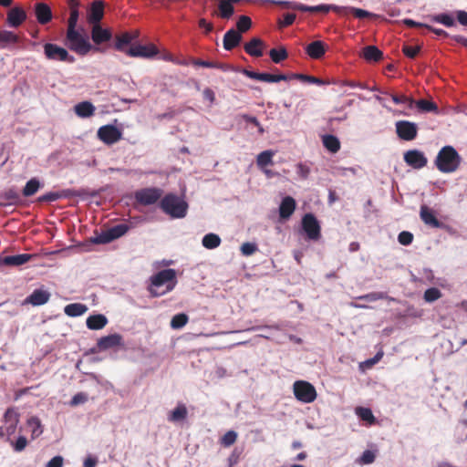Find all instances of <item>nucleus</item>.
<instances>
[{"label": "nucleus", "instance_id": "nucleus-1", "mask_svg": "<svg viewBox=\"0 0 467 467\" xmlns=\"http://www.w3.org/2000/svg\"><path fill=\"white\" fill-rule=\"evenodd\" d=\"M177 273L167 268L152 275L149 279L147 290L152 297H159L171 292L177 285Z\"/></svg>", "mask_w": 467, "mask_h": 467}, {"label": "nucleus", "instance_id": "nucleus-2", "mask_svg": "<svg viewBox=\"0 0 467 467\" xmlns=\"http://www.w3.org/2000/svg\"><path fill=\"white\" fill-rule=\"evenodd\" d=\"M462 158L452 146H444L434 161L436 168L442 173H451L458 170Z\"/></svg>", "mask_w": 467, "mask_h": 467}, {"label": "nucleus", "instance_id": "nucleus-3", "mask_svg": "<svg viewBox=\"0 0 467 467\" xmlns=\"http://www.w3.org/2000/svg\"><path fill=\"white\" fill-rule=\"evenodd\" d=\"M160 207L163 213L171 218L185 217L188 210V204L176 194H166L160 202Z\"/></svg>", "mask_w": 467, "mask_h": 467}, {"label": "nucleus", "instance_id": "nucleus-4", "mask_svg": "<svg viewBox=\"0 0 467 467\" xmlns=\"http://www.w3.org/2000/svg\"><path fill=\"white\" fill-rule=\"evenodd\" d=\"M67 40L69 42V48L80 56H85L90 51L105 52L103 47H93L88 39L77 30L67 31Z\"/></svg>", "mask_w": 467, "mask_h": 467}, {"label": "nucleus", "instance_id": "nucleus-5", "mask_svg": "<svg viewBox=\"0 0 467 467\" xmlns=\"http://www.w3.org/2000/svg\"><path fill=\"white\" fill-rule=\"evenodd\" d=\"M294 395L303 403H311L317 399L315 387L305 380H297L293 385Z\"/></svg>", "mask_w": 467, "mask_h": 467}, {"label": "nucleus", "instance_id": "nucleus-6", "mask_svg": "<svg viewBox=\"0 0 467 467\" xmlns=\"http://www.w3.org/2000/svg\"><path fill=\"white\" fill-rule=\"evenodd\" d=\"M163 191L156 187L143 188L134 193L135 201L141 205L155 204L162 196Z\"/></svg>", "mask_w": 467, "mask_h": 467}, {"label": "nucleus", "instance_id": "nucleus-7", "mask_svg": "<svg viewBox=\"0 0 467 467\" xmlns=\"http://www.w3.org/2000/svg\"><path fill=\"white\" fill-rule=\"evenodd\" d=\"M44 54L48 60L73 63L75 57L64 47L56 44L47 43L44 45Z\"/></svg>", "mask_w": 467, "mask_h": 467}, {"label": "nucleus", "instance_id": "nucleus-8", "mask_svg": "<svg viewBox=\"0 0 467 467\" xmlns=\"http://www.w3.org/2000/svg\"><path fill=\"white\" fill-rule=\"evenodd\" d=\"M302 228L308 239L317 241L320 238V225L313 213H306L302 218Z\"/></svg>", "mask_w": 467, "mask_h": 467}, {"label": "nucleus", "instance_id": "nucleus-9", "mask_svg": "<svg viewBox=\"0 0 467 467\" xmlns=\"http://www.w3.org/2000/svg\"><path fill=\"white\" fill-rule=\"evenodd\" d=\"M396 133L400 140H413L418 134V127L416 123L409 120H399L395 124Z\"/></svg>", "mask_w": 467, "mask_h": 467}, {"label": "nucleus", "instance_id": "nucleus-10", "mask_svg": "<svg viewBox=\"0 0 467 467\" xmlns=\"http://www.w3.org/2000/svg\"><path fill=\"white\" fill-rule=\"evenodd\" d=\"M279 5L291 7L293 9L302 11V12H309V13H327L330 10H334L339 13V6L337 5H319L316 6L306 5L301 3H293L290 4L288 2H278Z\"/></svg>", "mask_w": 467, "mask_h": 467}, {"label": "nucleus", "instance_id": "nucleus-11", "mask_svg": "<svg viewBox=\"0 0 467 467\" xmlns=\"http://www.w3.org/2000/svg\"><path fill=\"white\" fill-rule=\"evenodd\" d=\"M20 420V414L16 408H8L3 417L5 423V432H7V438L9 439L16 431L17 425Z\"/></svg>", "mask_w": 467, "mask_h": 467}, {"label": "nucleus", "instance_id": "nucleus-12", "mask_svg": "<svg viewBox=\"0 0 467 467\" xmlns=\"http://www.w3.org/2000/svg\"><path fill=\"white\" fill-rule=\"evenodd\" d=\"M420 218L423 223L431 228L446 229L447 226L442 222H440L436 217V213L427 206L422 204L420 209Z\"/></svg>", "mask_w": 467, "mask_h": 467}, {"label": "nucleus", "instance_id": "nucleus-13", "mask_svg": "<svg viewBox=\"0 0 467 467\" xmlns=\"http://www.w3.org/2000/svg\"><path fill=\"white\" fill-rule=\"evenodd\" d=\"M159 54V49L154 44L137 45L126 50V55L131 57L150 58Z\"/></svg>", "mask_w": 467, "mask_h": 467}, {"label": "nucleus", "instance_id": "nucleus-14", "mask_svg": "<svg viewBox=\"0 0 467 467\" xmlns=\"http://www.w3.org/2000/svg\"><path fill=\"white\" fill-rule=\"evenodd\" d=\"M121 131L114 125H105L98 130V138L108 145L119 141L121 139Z\"/></svg>", "mask_w": 467, "mask_h": 467}, {"label": "nucleus", "instance_id": "nucleus-15", "mask_svg": "<svg viewBox=\"0 0 467 467\" xmlns=\"http://www.w3.org/2000/svg\"><path fill=\"white\" fill-rule=\"evenodd\" d=\"M91 39L95 44L93 47H100L107 49L103 45L112 39V32L109 28H103L100 25H94L91 28Z\"/></svg>", "mask_w": 467, "mask_h": 467}, {"label": "nucleus", "instance_id": "nucleus-16", "mask_svg": "<svg viewBox=\"0 0 467 467\" xmlns=\"http://www.w3.org/2000/svg\"><path fill=\"white\" fill-rule=\"evenodd\" d=\"M122 344V337L119 334H112L102 337L98 340L97 348L90 349L91 353H96L98 350H107Z\"/></svg>", "mask_w": 467, "mask_h": 467}, {"label": "nucleus", "instance_id": "nucleus-17", "mask_svg": "<svg viewBox=\"0 0 467 467\" xmlns=\"http://www.w3.org/2000/svg\"><path fill=\"white\" fill-rule=\"evenodd\" d=\"M405 162L414 168V169H421L427 165V158L423 154V152L418 150H410L404 154Z\"/></svg>", "mask_w": 467, "mask_h": 467}, {"label": "nucleus", "instance_id": "nucleus-18", "mask_svg": "<svg viewBox=\"0 0 467 467\" xmlns=\"http://www.w3.org/2000/svg\"><path fill=\"white\" fill-rule=\"evenodd\" d=\"M243 74L248 77L249 78L264 82H279L281 80H287V75L285 74L275 75L270 73H259L248 69H244Z\"/></svg>", "mask_w": 467, "mask_h": 467}, {"label": "nucleus", "instance_id": "nucleus-19", "mask_svg": "<svg viewBox=\"0 0 467 467\" xmlns=\"http://www.w3.org/2000/svg\"><path fill=\"white\" fill-rule=\"evenodd\" d=\"M26 19V11L18 6L11 8L7 13L6 21L8 25L12 27H18L21 26Z\"/></svg>", "mask_w": 467, "mask_h": 467}, {"label": "nucleus", "instance_id": "nucleus-20", "mask_svg": "<svg viewBox=\"0 0 467 467\" xmlns=\"http://www.w3.org/2000/svg\"><path fill=\"white\" fill-rule=\"evenodd\" d=\"M242 39L243 37L240 32H237L234 28H231L223 36V48L227 51L233 50L234 47L239 46Z\"/></svg>", "mask_w": 467, "mask_h": 467}, {"label": "nucleus", "instance_id": "nucleus-21", "mask_svg": "<svg viewBox=\"0 0 467 467\" xmlns=\"http://www.w3.org/2000/svg\"><path fill=\"white\" fill-rule=\"evenodd\" d=\"M104 16V4L101 1H96L91 5L88 15V22L94 25H100L99 22Z\"/></svg>", "mask_w": 467, "mask_h": 467}, {"label": "nucleus", "instance_id": "nucleus-22", "mask_svg": "<svg viewBox=\"0 0 467 467\" xmlns=\"http://www.w3.org/2000/svg\"><path fill=\"white\" fill-rule=\"evenodd\" d=\"M296 207L295 199L291 196L283 198L279 206V216L283 220L290 218Z\"/></svg>", "mask_w": 467, "mask_h": 467}, {"label": "nucleus", "instance_id": "nucleus-23", "mask_svg": "<svg viewBox=\"0 0 467 467\" xmlns=\"http://www.w3.org/2000/svg\"><path fill=\"white\" fill-rule=\"evenodd\" d=\"M326 50V45L320 40L313 41L306 47V53L313 59L321 58Z\"/></svg>", "mask_w": 467, "mask_h": 467}, {"label": "nucleus", "instance_id": "nucleus-24", "mask_svg": "<svg viewBox=\"0 0 467 467\" xmlns=\"http://www.w3.org/2000/svg\"><path fill=\"white\" fill-rule=\"evenodd\" d=\"M264 46L265 44L260 38L254 37L244 44V49L248 55L259 57L263 56Z\"/></svg>", "mask_w": 467, "mask_h": 467}, {"label": "nucleus", "instance_id": "nucleus-25", "mask_svg": "<svg viewBox=\"0 0 467 467\" xmlns=\"http://www.w3.org/2000/svg\"><path fill=\"white\" fill-rule=\"evenodd\" d=\"M35 13L38 23L46 25L52 19L50 7L44 3H37L35 6Z\"/></svg>", "mask_w": 467, "mask_h": 467}, {"label": "nucleus", "instance_id": "nucleus-26", "mask_svg": "<svg viewBox=\"0 0 467 467\" xmlns=\"http://www.w3.org/2000/svg\"><path fill=\"white\" fill-rule=\"evenodd\" d=\"M49 297L50 294L47 291L36 289L29 296L26 298L25 302L33 306H41L46 304Z\"/></svg>", "mask_w": 467, "mask_h": 467}, {"label": "nucleus", "instance_id": "nucleus-27", "mask_svg": "<svg viewBox=\"0 0 467 467\" xmlns=\"http://www.w3.org/2000/svg\"><path fill=\"white\" fill-rule=\"evenodd\" d=\"M32 258V254H20L16 255H8L2 259V264L10 266H19L26 264Z\"/></svg>", "mask_w": 467, "mask_h": 467}, {"label": "nucleus", "instance_id": "nucleus-28", "mask_svg": "<svg viewBox=\"0 0 467 467\" xmlns=\"http://www.w3.org/2000/svg\"><path fill=\"white\" fill-rule=\"evenodd\" d=\"M95 107L89 101H82L74 107L75 113L80 118H89L95 113Z\"/></svg>", "mask_w": 467, "mask_h": 467}, {"label": "nucleus", "instance_id": "nucleus-29", "mask_svg": "<svg viewBox=\"0 0 467 467\" xmlns=\"http://www.w3.org/2000/svg\"><path fill=\"white\" fill-rule=\"evenodd\" d=\"M20 200L18 192L14 189H8L0 194V205L16 204Z\"/></svg>", "mask_w": 467, "mask_h": 467}, {"label": "nucleus", "instance_id": "nucleus-30", "mask_svg": "<svg viewBox=\"0 0 467 467\" xmlns=\"http://www.w3.org/2000/svg\"><path fill=\"white\" fill-rule=\"evenodd\" d=\"M363 57L369 62H379L383 53L376 46H367L363 48Z\"/></svg>", "mask_w": 467, "mask_h": 467}, {"label": "nucleus", "instance_id": "nucleus-31", "mask_svg": "<svg viewBox=\"0 0 467 467\" xmlns=\"http://www.w3.org/2000/svg\"><path fill=\"white\" fill-rule=\"evenodd\" d=\"M188 410L184 404L180 403L169 413L168 420L171 422H179L187 418Z\"/></svg>", "mask_w": 467, "mask_h": 467}, {"label": "nucleus", "instance_id": "nucleus-32", "mask_svg": "<svg viewBox=\"0 0 467 467\" xmlns=\"http://www.w3.org/2000/svg\"><path fill=\"white\" fill-rule=\"evenodd\" d=\"M88 311V306L81 303H72L65 306L64 312L71 317H77Z\"/></svg>", "mask_w": 467, "mask_h": 467}, {"label": "nucleus", "instance_id": "nucleus-33", "mask_svg": "<svg viewBox=\"0 0 467 467\" xmlns=\"http://www.w3.org/2000/svg\"><path fill=\"white\" fill-rule=\"evenodd\" d=\"M26 424L31 428V439L35 440L43 433V426L41 420L36 416H32L26 420Z\"/></svg>", "mask_w": 467, "mask_h": 467}, {"label": "nucleus", "instance_id": "nucleus-34", "mask_svg": "<svg viewBox=\"0 0 467 467\" xmlns=\"http://www.w3.org/2000/svg\"><path fill=\"white\" fill-rule=\"evenodd\" d=\"M131 37L130 32H124L115 36L114 47L116 50L125 52L128 48L126 47L131 43Z\"/></svg>", "mask_w": 467, "mask_h": 467}, {"label": "nucleus", "instance_id": "nucleus-35", "mask_svg": "<svg viewBox=\"0 0 467 467\" xmlns=\"http://www.w3.org/2000/svg\"><path fill=\"white\" fill-rule=\"evenodd\" d=\"M20 41V37L7 30L0 31V48H5L7 45H15Z\"/></svg>", "mask_w": 467, "mask_h": 467}, {"label": "nucleus", "instance_id": "nucleus-36", "mask_svg": "<svg viewBox=\"0 0 467 467\" xmlns=\"http://www.w3.org/2000/svg\"><path fill=\"white\" fill-rule=\"evenodd\" d=\"M322 142L324 147L332 153H337L340 150V141L334 135H324Z\"/></svg>", "mask_w": 467, "mask_h": 467}, {"label": "nucleus", "instance_id": "nucleus-37", "mask_svg": "<svg viewBox=\"0 0 467 467\" xmlns=\"http://www.w3.org/2000/svg\"><path fill=\"white\" fill-rule=\"evenodd\" d=\"M41 183L38 179L32 178L30 179L23 188L22 193L25 197H30L37 192L40 189Z\"/></svg>", "mask_w": 467, "mask_h": 467}, {"label": "nucleus", "instance_id": "nucleus-38", "mask_svg": "<svg viewBox=\"0 0 467 467\" xmlns=\"http://www.w3.org/2000/svg\"><path fill=\"white\" fill-rule=\"evenodd\" d=\"M291 79H299L304 82H307L310 84H317V85H323L325 82L314 76L305 75V74H298V73H293L291 75H287V80Z\"/></svg>", "mask_w": 467, "mask_h": 467}, {"label": "nucleus", "instance_id": "nucleus-39", "mask_svg": "<svg viewBox=\"0 0 467 467\" xmlns=\"http://www.w3.org/2000/svg\"><path fill=\"white\" fill-rule=\"evenodd\" d=\"M274 152L272 150H265L258 154L256 158L257 166L261 169L273 164Z\"/></svg>", "mask_w": 467, "mask_h": 467}, {"label": "nucleus", "instance_id": "nucleus-40", "mask_svg": "<svg viewBox=\"0 0 467 467\" xmlns=\"http://www.w3.org/2000/svg\"><path fill=\"white\" fill-rule=\"evenodd\" d=\"M202 245L207 249L217 248L221 244V238L215 234H207L202 238Z\"/></svg>", "mask_w": 467, "mask_h": 467}, {"label": "nucleus", "instance_id": "nucleus-41", "mask_svg": "<svg viewBox=\"0 0 467 467\" xmlns=\"http://www.w3.org/2000/svg\"><path fill=\"white\" fill-rule=\"evenodd\" d=\"M220 16L223 19H229L234 13V5L227 0H221L219 3Z\"/></svg>", "mask_w": 467, "mask_h": 467}, {"label": "nucleus", "instance_id": "nucleus-42", "mask_svg": "<svg viewBox=\"0 0 467 467\" xmlns=\"http://www.w3.org/2000/svg\"><path fill=\"white\" fill-rule=\"evenodd\" d=\"M431 20L436 23L442 24L448 27L455 26V21L453 17L451 15L445 13L432 16L431 17Z\"/></svg>", "mask_w": 467, "mask_h": 467}, {"label": "nucleus", "instance_id": "nucleus-43", "mask_svg": "<svg viewBox=\"0 0 467 467\" xmlns=\"http://www.w3.org/2000/svg\"><path fill=\"white\" fill-rule=\"evenodd\" d=\"M269 56L273 62L278 64L287 58L288 53L285 47L279 49L272 48L269 51Z\"/></svg>", "mask_w": 467, "mask_h": 467}, {"label": "nucleus", "instance_id": "nucleus-44", "mask_svg": "<svg viewBox=\"0 0 467 467\" xmlns=\"http://www.w3.org/2000/svg\"><path fill=\"white\" fill-rule=\"evenodd\" d=\"M109 234L111 235L112 240L114 241L127 234L128 231L130 230V226L126 223H120L109 228Z\"/></svg>", "mask_w": 467, "mask_h": 467}, {"label": "nucleus", "instance_id": "nucleus-45", "mask_svg": "<svg viewBox=\"0 0 467 467\" xmlns=\"http://www.w3.org/2000/svg\"><path fill=\"white\" fill-rule=\"evenodd\" d=\"M252 26V20L247 16H241L236 23V31L243 33L247 32Z\"/></svg>", "mask_w": 467, "mask_h": 467}, {"label": "nucleus", "instance_id": "nucleus-46", "mask_svg": "<svg viewBox=\"0 0 467 467\" xmlns=\"http://www.w3.org/2000/svg\"><path fill=\"white\" fill-rule=\"evenodd\" d=\"M358 416L364 421L373 424L376 420L372 410L368 408L358 407L356 410Z\"/></svg>", "mask_w": 467, "mask_h": 467}, {"label": "nucleus", "instance_id": "nucleus-47", "mask_svg": "<svg viewBox=\"0 0 467 467\" xmlns=\"http://www.w3.org/2000/svg\"><path fill=\"white\" fill-rule=\"evenodd\" d=\"M414 105L421 111L424 112H431V111H437L438 106L431 101L426 100V99H420L418 101H415Z\"/></svg>", "mask_w": 467, "mask_h": 467}, {"label": "nucleus", "instance_id": "nucleus-48", "mask_svg": "<svg viewBox=\"0 0 467 467\" xmlns=\"http://www.w3.org/2000/svg\"><path fill=\"white\" fill-rule=\"evenodd\" d=\"M441 297V292L436 287L428 288L423 295L426 302L432 303Z\"/></svg>", "mask_w": 467, "mask_h": 467}, {"label": "nucleus", "instance_id": "nucleus-49", "mask_svg": "<svg viewBox=\"0 0 467 467\" xmlns=\"http://www.w3.org/2000/svg\"><path fill=\"white\" fill-rule=\"evenodd\" d=\"M342 10H346V11L348 10L350 13H352L355 17L360 18V19L371 17L374 16L372 13H369L368 11H366V10H363L360 8H357V7H339V12H341Z\"/></svg>", "mask_w": 467, "mask_h": 467}, {"label": "nucleus", "instance_id": "nucleus-50", "mask_svg": "<svg viewBox=\"0 0 467 467\" xmlns=\"http://www.w3.org/2000/svg\"><path fill=\"white\" fill-rule=\"evenodd\" d=\"M390 97L395 104H407L410 109H412L415 103L412 98L405 95L390 94Z\"/></svg>", "mask_w": 467, "mask_h": 467}, {"label": "nucleus", "instance_id": "nucleus-51", "mask_svg": "<svg viewBox=\"0 0 467 467\" xmlns=\"http://www.w3.org/2000/svg\"><path fill=\"white\" fill-rule=\"evenodd\" d=\"M90 241L92 244H109V243L112 242L113 240H112L111 235L109 234V230H107L105 232H102L100 234L91 237Z\"/></svg>", "mask_w": 467, "mask_h": 467}, {"label": "nucleus", "instance_id": "nucleus-52", "mask_svg": "<svg viewBox=\"0 0 467 467\" xmlns=\"http://www.w3.org/2000/svg\"><path fill=\"white\" fill-rule=\"evenodd\" d=\"M64 197L63 193L57 192H50L38 197L37 202H51Z\"/></svg>", "mask_w": 467, "mask_h": 467}, {"label": "nucleus", "instance_id": "nucleus-53", "mask_svg": "<svg viewBox=\"0 0 467 467\" xmlns=\"http://www.w3.org/2000/svg\"><path fill=\"white\" fill-rule=\"evenodd\" d=\"M236 439H237V433L235 431H228L222 437L221 443L224 447H229V446L233 445L236 441Z\"/></svg>", "mask_w": 467, "mask_h": 467}, {"label": "nucleus", "instance_id": "nucleus-54", "mask_svg": "<svg viewBox=\"0 0 467 467\" xmlns=\"http://www.w3.org/2000/svg\"><path fill=\"white\" fill-rule=\"evenodd\" d=\"M88 396L87 393L78 392L72 397L69 404L72 407H76L78 405L84 404L85 402L88 401Z\"/></svg>", "mask_w": 467, "mask_h": 467}, {"label": "nucleus", "instance_id": "nucleus-55", "mask_svg": "<svg viewBox=\"0 0 467 467\" xmlns=\"http://www.w3.org/2000/svg\"><path fill=\"white\" fill-rule=\"evenodd\" d=\"M376 455L372 451L366 450L358 460L359 464H370L375 461Z\"/></svg>", "mask_w": 467, "mask_h": 467}, {"label": "nucleus", "instance_id": "nucleus-56", "mask_svg": "<svg viewBox=\"0 0 467 467\" xmlns=\"http://www.w3.org/2000/svg\"><path fill=\"white\" fill-rule=\"evenodd\" d=\"M420 50V46H409L405 45L402 47L404 55L410 58H415Z\"/></svg>", "mask_w": 467, "mask_h": 467}, {"label": "nucleus", "instance_id": "nucleus-57", "mask_svg": "<svg viewBox=\"0 0 467 467\" xmlns=\"http://www.w3.org/2000/svg\"><path fill=\"white\" fill-rule=\"evenodd\" d=\"M79 13L78 10H71L70 16L67 21V31H73L76 30V26L78 24Z\"/></svg>", "mask_w": 467, "mask_h": 467}, {"label": "nucleus", "instance_id": "nucleus-58", "mask_svg": "<svg viewBox=\"0 0 467 467\" xmlns=\"http://www.w3.org/2000/svg\"><path fill=\"white\" fill-rule=\"evenodd\" d=\"M398 241L402 245H410L413 241V234L410 232L403 231L398 235Z\"/></svg>", "mask_w": 467, "mask_h": 467}, {"label": "nucleus", "instance_id": "nucleus-59", "mask_svg": "<svg viewBox=\"0 0 467 467\" xmlns=\"http://www.w3.org/2000/svg\"><path fill=\"white\" fill-rule=\"evenodd\" d=\"M337 84L339 86V87H345V86H348L349 88H359L361 89H366L367 87L364 83H361V82H358V81H353V80H338L337 82Z\"/></svg>", "mask_w": 467, "mask_h": 467}, {"label": "nucleus", "instance_id": "nucleus-60", "mask_svg": "<svg viewBox=\"0 0 467 467\" xmlns=\"http://www.w3.org/2000/svg\"><path fill=\"white\" fill-rule=\"evenodd\" d=\"M257 250V246L253 243H244L241 246V252L244 255H252Z\"/></svg>", "mask_w": 467, "mask_h": 467}, {"label": "nucleus", "instance_id": "nucleus-61", "mask_svg": "<svg viewBox=\"0 0 467 467\" xmlns=\"http://www.w3.org/2000/svg\"><path fill=\"white\" fill-rule=\"evenodd\" d=\"M27 445V440L25 436H19L17 440L13 443L14 450L16 451H22Z\"/></svg>", "mask_w": 467, "mask_h": 467}, {"label": "nucleus", "instance_id": "nucleus-62", "mask_svg": "<svg viewBox=\"0 0 467 467\" xmlns=\"http://www.w3.org/2000/svg\"><path fill=\"white\" fill-rule=\"evenodd\" d=\"M192 64L196 67H209V68L215 67V62L202 60L200 58H192Z\"/></svg>", "mask_w": 467, "mask_h": 467}, {"label": "nucleus", "instance_id": "nucleus-63", "mask_svg": "<svg viewBox=\"0 0 467 467\" xmlns=\"http://www.w3.org/2000/svg\"><path fill=\"white\" fill-rule=\"evenodd\" d=\"M382 298H384V295H383V293H379V292L370 293V294H368L366 296L359 297V299L366 300L368 302L377 301V300L382 299Z\"/></svg>", "mask_w": 467, "mask_h": 467}, {"label": "nucleus", "instance_id": "nucleus-64", "mask_svg": "<svg viewBox=\"0 0 467 467\" xmlns=\"http://www.w3.org/2000/svg\"><path fill=\"white\" fill-rule=\"evenodd\" d=\"M63 458L61 456L53 457L46 465V467H62Z\"/></svg>", "mask_w": 467, "mask_h": 467}]
</instances>
